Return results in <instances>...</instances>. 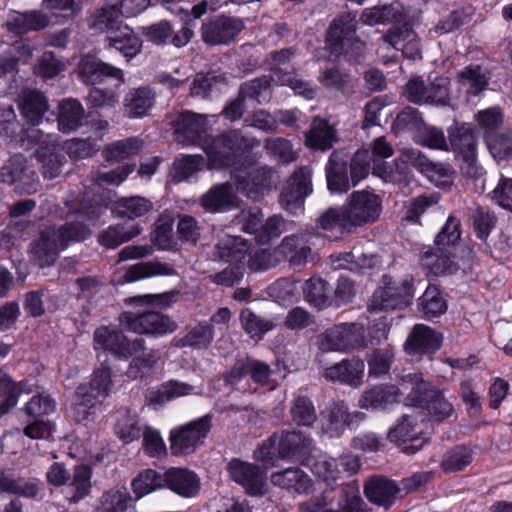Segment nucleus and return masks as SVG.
<instances>
[{
  "instance_id": "f257e3e1",
  "label": "nucleus",
  "mask_w": 512,
  "mask_h": 512,
  "mask_svg": "<svg viewBox=\"0 0 512 512\" xmlns=\"http://www.w3.org/2000/svg\"><path fill=\"white\" fill-rule=\"evenodd\" d=\"M105 211L99 203H84L70 219L59 228H48L41 231L38 239L31 242L29 256L31 262L39 268L52 266L61 250L72 242H80L91 235L85 221H95Z\"/></svg>"
},
{
  "instance_id": "f03ea898",
  "label": "nucleus",
  "mask_w": 512,
  "mask_h": 512,
  "mask_svg": "<svg viewBox=\"0 0 512 512\" xmlns=\"http://www.w3.org/2000/svg\"><path fill=\"white\" fill-rule=\"evenodd\" d=\"M315 452L313 439L299 431H281L274 433L255 452L256 459L273 465V459H297L303 462Z\"/></svg>"
},
{
  "instance_id": "7ed1b4c3",
  "label": "nucleus",
  "mask_w": 512,
  "mask_h": 512,
  "mask_svg": "<svg viewBox=\"0 0 512 512\" xmlns=\"http://www.w3.org/2000/svg\"><path fill=\"white\" fill-rule=\"evenodd\" d=\"M326 45L336 56L359 63L366 52L365 43L356 35V15L344 13L333 20L326 34Z\"/></svg>"
},
{
  "instance_id": "20e7f679",
  "label": "nucleus",
  "mask_w": 512,
  "mask_h": 512,
  "mask_svg": "<svg viewBox=\"0 0 512 512\" xmlns=\"http://www.w3.org/2000/svg\"><path fill=\"white\" fill-rule=\"evenodd\" d=\"M203 149L211 169H221L233 166L240 156L254 148L256 141L247 137L239 130L223 133L210 142L204 141Z\"/></svg>"
},
{
  "instance_id": "39448f33",
  "label": "nucleus",
  "mask_w": 512,
  "mask_h": 512,
  "mask_svg": "<svg viewBox=\"0 0 512 512\" xmlns=\"http://www.w3.org/2000/svg\"><path fill=\"white\" fill-rule=\"evenodd\" d=\"M111 371L108 367H101L94 371L88 384H81L76 390L74 405L75 416L78 420H85L100 410L103 401L111 391Z\"/></svg>"
},
{
  "instance_id": "423d86ee",
  "label": "nucleus",
  "mask_w": 512,
  "mask_h": 512,
  "mask_svg": "<svg viewBox=\"0 0 512 512\" xmlns=\"http://www.w3.org/2000/svg\"><path fill=\"white\" fill-rule=\"evenodd\" d=\"M409 383L407 398L411 405L424 408L430 418L438 422L452 415L453 405L442 391L431 387L417 374L409 375Z\"/></svg>"
},
{
  "instance_id": "0eeeda50",
  "label": "nucleus",
  "mask_w": 512,
  "mask_h": 512,
  "mask_svg": "<svg viewBox=\"0 0 512 512\" xmlns=\"http://www.w3.org/2000/svg\"><path fill=\"white\" fill-rule=\"evenodd\" d=\"M414 297L413 277L405 276L399 281H392L389 276L383 277V287L378 288L369 303V309L387 310L403 309L412 303Z\"/></svg>"
},
{
  "instance_id": "6e6552de",
  "label": "nucleus",
  "mask_w": 512,
  "mask_h": 512,
  "mask_svg": "<svg viewBox=\"0 0 512 512\" xmlns=\"http://www.w3.org/2000/svg\"><path fill=\"white\" fill-rule=\"evenodd\" d=\"M319 347L323 351L350 352L366 346L365 329L360 323L336 324L318 337Z\"/></svg>"
},
{
  "instance_id": "1a4fd4ad",
  "label": "nucleus",
  "mask_w": 512,
  "mask_h": 512,
  "mask_svg": "<svg viewBox=\"0 0 512 512\" xmlns=\"http://www.w3.org/2000/svg\"><path fill=\"white\" fill-rule=\"evenodd\" d=\"M212 428V416L204 415L170 432V450L173 455H189L204 443Z\"/></svg>"
},
{
  "instance_id": "9d476101",
  "label": "nucleus",
  "mask_w": 512,
  "mask_h": 512,
  "mask_svg": "<svg viewBox=\"0 0 512 512\" xmlns=\"http://www.w3.org/2000/svg\"><path fill=\"white\" fill-rule=\"evenodd\" d=\"M452 150L462 159L461 170L471 178H479L482 168L477 165V140L474 129L467 124L455 125L449 129Z\"/></svg>"
},
{
  "instance_id": "9b49d317",
  "label": "nucleus",
  "mask_w": 512,
  "mask_h": 512,
  "mask_svg": "<svg viewBox=\"0 0 512 512\" xmlns=\"http://www.w3.org/2000/svg\"><path fill=\"white\" fill-rule=\"evenodd\" d=\"M0 182L13 186L20 194H32L38 190L39 178L22 154H14L0 167Z\"/></svg>"
},
{
  "instance_id": "f8f14e48",
  "label": "nucleus",
  "mask_w": 512,
  "mask_h": 512,
  "mask_svg": "<svg viewBox=\"0 0 512 512\" xmlns=\"http://www.w3.org/2000/svg\"><path fill=\"white\" fill-rule=\"evenodd\" d=\"M28 136L36 141V158L41 163L42 174L46 179H54L62 172L66 162L61 154L62 148L58 143V137L53 134H43L39 129H31Z\"/></svg>"
},
{
  "instance_id": "ddd939ff",
  "label": "nucleus",
  "mask_w": 512,
  "mask_h": 512,
  "mask_svg": "<svg viewBox=\"0 0 512 512\" xmlns=\"http://www.w3.org/2000/svg\"><path fill=\"white\" fill-rule=\"evenodd\" d=\"M120 321L129 331L137 334L162 336L174 332L177 324L169 316L156 311L142 313L123 312Z\"/></svg>"
},
{
  "instance_id": "4468645a",
  "label": "nucleus",
  "mask_w": 512,
  "mask_h": 512,
  "mask_svg": "<svg viewBox=\"0 0 512 512\" xmlns=\"http://www.w3.org/2000/svg\"><path fill=\"white\" fill-rule=\"evenodd\" d=\"M344 205L355 228L376 222L382 212V199L369 190L354 191Z\"/></svg>"
},
{
  "instance_id": "2eb2a0df",
  "label": "nucleus",
  "mask_w": 512,
  "mask_h": 512,
  "mask_svg": "<svg viewBox=\"0 0 512 512\" xmlns=\"http://www.w3.org/2000/svg\"><path fill=\"white\" fill-rule=\"evenodd\" d=\"M409 375L404 379L401 387L394 384H379L367 388L358 400L361 409L370 411H384L394 404L400 403L403 396L410 389Z\"/></svg>"
},
{
  "instance_id": "dca6fc26",
  "label": "nucleus",
  "mask_w": 512,
  "mask_h": 512,
  "mask_svg": "<svg viewBox=\"0 0 512 512\" xmlns=\"http://www.w3.org/2000/svg\"><path fill=\"white\" fill-rule=\"evenodd\" d=\"M359 496H348L343 488L326 490L320 497L301 505V512H360Z\"/></svg>"
},
{
  "instance_id": "f3484780",
  "label": "nucleus",
  "mask_w": 512,
  "mask_h": 512,
  "mask_svg": "<svg viewBox=\"0 0 512 512\" xmlns=\"http://www.w3.org/2000/svg\"><path fill=\"white\" fill-rule=\"evenodd\" d=\"M312 192V169L302 166L295 170L279 197L281 207L291 213L300 209L303 200Z\"/></svg>"
},
{
  "instance_id": "a211bd4d",
  "label": "nucleus",
  "mask_w": 512,
  "mask_h": 512,
  "mask_svg": "<svg viewBox=\"0 0 512 512\" xmlns=\"http://www.w3.org/2000/svg\"><path fill=\"white\" fill-rule=\"evenodd\" d=\"M95 349L110 351L119 358H128L143 352V340H128L121 332L106 326L94 332ZM139 358V356H137Z\"/></svg>"
},
{
  "instance_id": "6ab92c4d",
  "label": "nucleus",
  "mask_w": 512,
  "mask_h": 512,
  "mask_svg": "<svg viewBox=\"0 0 512 512\" xmlns=\"http://www.w3.org/2000/svg\"><path fill=\"white\" fill-rule=\"evenodd\" d=\"M231 479L240 484L245 491L253 496L262 495L266 491V472L258 466L239 459L228 464Z\"/></svg>"
},
{
  "instance_id": "aec40b11",
  "label": "nucleus",
  "mask_w": 512,
  "mask_h": 512,
  "mask_svg": "<svg viewBox=\"0 0 512 512\" xmlns=\"http://www.w3.org/2000/svg\"><path fill=\"white\" fill-rule=\"evenodd\" d=\"M244 28V22L235 17L219 16L201 27L202 40L208 45L227 44Z\"/></svg>"
},
{
  "instance_id": "412c9836",
  "label": "nucleus",
  "mask_w": 512,
  "mask_h": 512,
  "mask_svg": "<svg viewBox=\"0 0 512 512\" xmlns=\"http://www.w3.org/2000/svg\"><path fill=\"white\" fill-rule=\"evenodd\" d=\"M417 417L404 414L397 424L390 429L388 438L402 447L407 454H414L423 447L426 439L421 436Z\"/></svg>"
},
{
  "instance_id": "4be33fe9",
  "label": "nucleus",
  "mask_w": 512,
  "mask_h": 512,
  "mask_svg": "<svg viewBox=\"0 0 512 512\" xmlns=\"http://www.w3.org/2000/svg\"><path fill=\"white\" fill-rule=\"evenodd\" d=\"M206 130L205 117L190 111L182 112L174 122L175 139L182 146L200 144Z\"/></svg>"
},
{
  "instance_id": "5701e85b",
  "label": "nucleus",
  "mask_w": 512,
  "mask_h": 512,
  "mask_svg": "<svg viewBox=\"0 0 512 512\" xmlns=\"http://www.w3.org/2000/svg\"><path fill=\"white\" fill-rule=\"evenodd\" d=\"M361 417L360 412H350L344 401L329 403L322 412L324 428L333 436L339 437L351 429L354 423Z\"/></svg>"
},
{
  "instance_id": "b1692460",
  "label": "nucleus",
  "mask_w": 512,
  "mask_h": 512,
  "mask_svg": "<svg viewBox=\"0 0 512 512\" xmlns=\"http://www.w3.org/2000/svg\"><path fill=\"white\" fill-rule=\"evenodd\" d=\"M200 204L210 213H221L239 207L240 200L233 185L223 183L212 186L203 194Z\"/></svg>"
},
{
  "instance_id": "393cba45",
  "label": "nucleus",
  "mask_w": 512,
  "mask_h": 512,
  "mask_svg": "<svg viewBox=\"0 0 512 512\" xmlns=\"http://www.w3.org/2000/svg\"><path fill=\"white\" fill-rule=\"evenodd\" d=\"M165 487L184 498L196 496L201 487L200 478L187 468H170L163 474Z\"/></svg>"
},
{
  "instance_id": "a878e982",
  "label": "nucleus",
  "mask_w": 512,
  "mask_h": 512,
  "mask_svg": "<svg viewBox=\"0 0 512 512\" xmlns=\"http://www.w3.org/2000/svg\"><path fill=\"white\" fill-rule=\"evenodd\" d=\"M317 236L312 232H305L297 235L286 236L281 245L280 251L290 264L299 266L305 264L312 255V246Z\"/></svg>"
},
{
  "instance_id": "bb28decb",
  "label": "nucleus",
  "mask_w": 512,
  "mask_h": 512,
  "mask_svg": "<svg viewBox=\"0 0 512 512\" xmlns=\"http://www.w3.org/2000/svg\"><path fill=\"white\" fill-rule=\"evenodd\" d=\"M51 19L42 10H28L25 12L12 11L8 14L5 26L15 34L37 32L47 28Z\"/></svg>"
},
{
  "instance_id": "cd10ccee",
  "label": "nucleus",
  "mask_w": 512,
  "mask_h": 512,
  "mask_svg": "<svg viewBox=\"0 0 512 512\" xmlns=\"http://www.w3.org/2000/svg\"><path fill=\"white\" fill-rule=\"evenodd\" d=\"M364 370V361L352 357L328 367L324 375L330 381L340 382L356 388L363 382Z\"/></svg>"
},
{
  "instance_id": "c85d7f7f",
  "label": "nucleus",
  "mask_w": 512,
  "mask_h": 512,
  "mask_svg": "<svg viewBox=\"0 0 512 512\" xmlns=\"http://www.w3.org/2000/svg\"><path fill=\"white\" fill-rule=\"evenodd\" d=\"M79 76L84 83L92 85L102 82L106 77H111L120 83H124L121 69L89 55L84 56L80 61Z\"/></svg>"
},
{
  "instance_id": "c756f323",
  "label": "nucleus",
  "mask_w": 512,
  "mask_h": 512,
  "mask_svg": "<svg viewBox=\"0 0 512 512\" xmlns=\"http://www.w3.org/2000/svg\"><path fill=\"white\" fill-rule=\"evenodd\" d=\"M318 225L334 240L343 238L356 229L344 204L323 213L318 220Z\"/></svg>"
},
{
  "instance_id": "7c9ffc66",
  "label": "nucleus",
  "mask_w": 512,
  "mask_h": 512,
  "mask_svg": "<svg viewBox=\"0 0 512 512\" xmlns=\"http://www.w3.org/2000/svg\"><path fill=\"white\" fill-rule=\"evenodd\" d=\"M156 93L147 86L131 89L124 98V115L130 119H140L149 115L155 104Z\"/></svg>"
},
{
  "instance_id": "2f4dec72",
  "label": "nucleus",
  "mask_w": 512,
  "mask_h": 512,
  "mask_svg": "<svg viewBox=\"0 0 512 512\" xmlns=\"http://www.w3.org/2000/svg\"><path fill=\"white\" fill-rule=\"evenodd\" d=\"M325 171L327 186L332 193H346L352 187L347 173V156L343 152L331 153Z\"/></svg>"
},
{
  "instance_id": "473e14b6",
  "label": "nucleus",
  "mask_w": 512,
  "mask_h": 512,
  "mask_svg": "<svg viewBox=\"0 0 512 512\" xmlns=\"http://www.w3.org/2000/svg\"><path fill=\"white\" fill-rule=\"evenodd\" d=\"M439 335L429 326L416 324L408 336L405 348L409 354H430L440 348Z\"/></svg>"
},
{
  "instance_id": "72a5a7b5",
  "label": "nucleus",
  "mask_w": 512,
  "mask_h": 512,
  "mask_svg": "<svg viewBox=\"0 0 512 512\" xmlns=\"http://www.w3.org/2000/svg\"><path fill=\"white\" fill-rule=\"evenodd\" d=\"M249 250L246 240L238 236L225 234L214 246L213 258L230 264H239Z\"/></svg>"
},
{
  "instance_id": "f704fd0d",
  "label": "nucleus",
  "mask_w": 512,
  "mask_h": 512,
  "mask_svg": "<svg viewBox=\"0 0 512 512\" xmlns=\"http://www.w3.org/2000/svg\"><path fill=\"white\" fill-rule=\"evenodd\" d=\"M398 492L397 484L383 476L370 478L364 487V493L369 501L385 508L391 506Z\"/></svg>"
},
{
  "instance_id": "c9c22d12",
  "label": "nucleus",
  "mask_w": 512,
  "mask_h": 512,
  "mask_svg": "<svg viewBox=\"0 0 512 512\" xmlns=\"http://www.w3.org/2000/svg\"><path fill=\"white\" fill-rule=\"evenodd\" d=\"M273 173V170L266 166L253 168L239 181L238 190L250 198H257L270 189Z\"/></svg>"
},
{
  "instance_id": "e433bc0d",
  "label": "nucleus",
  "mask_w": 512,
  "mask_h": 512,
  "mask_svg": "<svg viewBox=\"0 0 512 512\" xmlns=\"http://www.w3.org/2000/svg\"><path fill=\"white\" fill-rule=\"evenodd\" d=\"M271 482L275 486L298 494L308 493L312 487L311 478L303 470L293 467L273 473Z\"/></svg>"
},
{
  "instance_id": "4c0bfd02",
  "label": "nucleus",
  "mask_w": 512,
  "mask_h": 512,
  "mask_svg": "<svg viewBox=\"0 0 512 512\" xmlns=\"http://www.w3.org/2000/svg\"><path fill=\"white\" fill-rule=\"evenodd\" d=\"M105 42L107 47L115 48L127 58L135 57L142 49V39L126 25H122L113 35H108Z\"/></svg>"
},
{
  "instance_id": "58836bf2",
  "label": "nucleus",
  "mask_w": 512,
  "mask_h": 512,
  "mask_svg": "<svg viewBox=\"0 0 512 512\" xmlns=\"http://www.w3.org/2000/svg\"><path fill=\"white\" fill-rule=\"evenodd\" d=\"M121 26V13L117 4H105L89 18V27L99 33L109 32V35H113Z\"/></svg>"
},
{
  "instance_id": "ea45409f",
  "label": "nucleus",
  "mask_w": 512,
  "mask_h": 512,
  "mask_svg": "<svg viewBox=\"0 0 512 512\" xmlns=\"http://www.w3.org/2000/svg\"><path fill=\"white\" fill-rule=\"evenodd\" d=\"M84 118L85 110L78 100L68 98L59 103L57 122L60 131L70 133L77 130Z\"/></svg>"
},
{
  "instance_id": "a19ab883",
  "label": "nucleus",
  "mask_w": 512,
  "mask_h": 512,
  "mask_svg": "<svg viewBox=\"0 0 512 512\" xmlns=\"http://www.w3.org/2000/svg\"><path fill=\"white\" fill-rule=\"evenodd\" d=\"M19 108L27 122L38 125L49 107L45 96L41 92L29 90L23 92Z\"/></svg>"
},
{
  "instance_id": "79ce46f5",
  "label": "nucleus",
  "mask_w": 512,
  "mask_h": 512,
  "mask_svg": "<svg viewBox=\"0 0 512 512\" xmlns=\"http://www.w3.org/2000/svg\"><path fill=\"white\" fill-rule=\"evenodd\" d=\"M114 431L119 439L126 444L139 439L143 429L138 414L129 409L118 411Z\"/></svg>"
},
{
  "instance_id": "37998d69",
  "label": "nucleus",
  "mask_w": 512,
  "mask_h": 512,
  "mask_svg": "<svg viewBox=\"0 0 512 512\" xmlns=\"http://www.w3.org/2000/svg\"><path fill=\"white\" fill-rule=\"evenodd\" d=\"M335 128L324 119H314L306 135L307 144L318 150L326 151L336 142Z\"/></svg>"
},
{
  "instance_id": "c03bdc74",
  "label": "nucleus",
  "mask_w": 512,
  "mask_h": 512,
  "mask_svg": "<svg viewBox=\"0 0 512 512\" xmlns=\"http://www.w3.org/2000/svg\"><path fill=\"white\" fill-rule=\"evenodd\" d=\"M95 512H137L135 500L126 488L112 489L103 494Z\"/></svg>"
},
{
  "instance_id": "a18cd8bd",
  "label": "nucleus",
  "mask_w": 512,
  "mask_h": 512,
  "mask_svg": "<svg viewBox=\"0 0 512 512\" xmlns=\"http://www.w3.org/2000/svg\"><path fill=\"white\" fill-rule=\"evenodd\" d=\"M153 208L150 200L140 197H123L118 199L113 206V211L120 218L135 219L147 214Z\"/></svg>"
},
{
  "instance_id": "49530a36",
  "label": "nucleus",
  "mask_w": 512,
  "mask_h": 512,
  "mask_svg": "<svg viewBox=\"0 0 512 512\" xmlns=\"http://www.w3.org/2000/svg\"><path fill=\"white\" fill-rule=\"evenodd\" d=\"M457 82L470 96H477L485 90L488 79L479 65H469L458 72Z\"/></svg>"
},
{
  "instance_id": "de8ad7c7",
  "label": "nucleus",
  "mask_w": 512,
  "mask_h": 512,
  "mask_svg": "<svg viewBox=\"0 0 512 512\" xmlns=\"http://www.w3.org/2000/svg\"><path fill=\"white\" fill-rule=\"evenodd\" d=\"M175 274L174 268L166 263L147 261L140 262L129 267L125 274L128 282L155 276H171Z\"/></svg>"
},
{
  "instance_id": "09e8293b",
  "label": "nucleus",
  "mask_w": 512,
  "mask_h": 512,
  "mask_svg": "<svg viewBox=\"0 0 512 512\" xmlns=\"http://www.w3.org/2000/svg\"><path fill=\"white\" fill-rule=\"evenodd\" d=\"M304 463L323 481H335L338 477L339 470L336 460L319 452L316 448L315 452L310 454Z\"/></svg>"
},
{
  "instance_id": "8fccbe9b",
  "label": "nucleus",
  "mask_w": 512,
  "mask_h": 512,
  "mask_svg": "<svg viewBox=\"0 0 512 512\" xmlns=\"http://www.w3.org/2000/svg\"><path fill=\"white\" fill-rule=\"evenodd\" d=\"M270 78V85L272 83L289 86L296 94L303 96L306 99H313L315 97V89L308 83L298 79L296 75L291 72H285L279 68H273L271 74L267 75Z\"/></svg>"
},
{
  "instance_id": "3c124183",
  "label": "nucleus",
  "mask_w": 512,
  "mask_h": 512,
  "mask_svg": "<svg viewBox=\"0 0 512 512\" xmlns=\"http://www.w3.org/2000/svg\"><path fill=\"white\" fill-rule=\"evenodd\" d=\"M143 147V142L130 137L124 140L115 141L103 150V156L107 161L119 162L131 156L137 155Z\"/></svg>"
},
{
  "instance_id": "603ef678",
  "label": "nucleus",
  "mask_w": 512,
  "mask_h": 512,
  "mask_svg": "<svg viewBox=\"0 0 512 512\" xmlns=\"http://www.w3.org/2000/svg\"><path fill=\"white\" fill-rule=\"evenodd\" d=\"M239 94L245 101L252 100L257 104L267 102L271 97L270 78L264 75L243 83L239 88Z\"/></svg>"
},
{
  "instance_id": "864d4df0",
  "label": "nucleus",
  "mask_w": 512,
  "mask_h": 512,
  "mask_svg": "<svg viewBox=\"0 0 512 512\" xmlns=\"http://www.w3.org/2000/svg\"><path fill=\"white\" fill-rule=\"evenodd\" d=\"M214 339V326L206 321H201L190 328L181 339L182 346L196 349H206Z\"/></svg>"
},
{
  "instance_id": "5fc2aeb1",
  "label": "nucleus",
  "mask_w": 512,
  "mask_h": 512,
  "mask_svg": "<svg viewBox=\"0 0 512 512\" xmlns=\"http://www.w3.org/2000/svg\"><path fill=\"white\" fill-rule=\"evenodd\" d=\"M22 392L21 384L12 381L0 369V416L5 415L16 406Z\"/></svg>"
},
{
  "instance_id": "6e6d98bb",
  "label": "nucleus",
  "mask_w": 512,
  "mask_h": 512,
  "mask_svg": "<svg viewBox=\"0 0 512 512\" xmlns=\"http://www.w3.org/2000/svg\"><path fill=\"white\" fill-rule=\"evenodd\" d=\"M240 322L245 332L254 339H261L266 332L275 327L273 321L255 314L249 308L241 311Z\"/></svg>"
},
{
  "instance_id": "4d7b16f0",
  "label": "nucleus",
  "mask_w": 512,
  "mask_h": 512,
  "mask_svg": "<svg viewBox=\"0 0 512 512\" xmlns=\"http://www.w3.org/2000/svg\"><path fill=\"white\" fill-rule=\"evenodd\" d=\"M290 416L294 423L311 426L317 420V413L312 400L306 396H297L291 402Z\"/></svg>"
},
{
  "instance_id": "13d9d810",
  "label": "nucleus",
  "mask_w": 512,
  "mask_h": 512,
  "mask_svg": "<svg viewBox=\"0 0 512 512\" xmlns=\"http://www.w3.org/2000/svg\"><path fill=\"white\" fill-rule=\"evenodd\" d=\"M419 306L423 314L428 317H437L443 314L447 309L439 289L434 285H429L419 299Z\"/></svg>"
},
{
  "instance_id": "bf43d9fd",
  "label": "nucleus",
  "mask_w": 512,
  "mask_h": 512,
  "mask_svg": "<svg viewBox=\"0 0 512 512\" xmlns=\"http://www.w3.org/2000/svg\"><path fill=\"white\" fill-rule=\"evenodd\" d=\"M394 349L390 346L375 349L366 358L370 376L380 377L389 372L394 361Z\"/></svg>"
},
{
  "instance_id": "052dcab7",
  "label": "nucleus",
  "mask_w": 512,
  "mask_h": 512,
  "mask_svg": "<svg viewBox=\"0 0 512 512\" xmlns=\"http://www.w3.org/2000/svg\"><path fill=\"white\" fill-rule=\"evenodd\" d=\"M399 13L392 4L375 5L365 8L361 15L360 21L368 26L391 23L397 19Z\"/></svg>"
},
{
  "instance_id": "680f3d73",
  "label": "nucleus",
  "mask_w": 512,
  "mask_h": 512,
  "mask_svg": "<svg viewBox=\"0 0 512 512\" xmlns=\"http://www.w3.org/2000/svg\"><path fill=\"white\" fill-rule=\"evenodd\" d=\"M303 293L308 303L323 308L329 302L330 287L322 278L312 277L306 281Z\"/></svg>"
},
{
  "instance_id": "e2e57ef3",
  "label": "nucleus",
  "mask_w": 512,
  "mask_h": 512,
  "mask_svg": "<svg viewBox=\"0 0 512 512\" xmlns=\"http://www.w3.org/2000/svg\"><path fill=\"white\" fill-rule=\"evenodd\" d=\"M193 387L184 382L168 381L156 391L151 392L150 400L156 404H163L175 398L189 395Z\"/></svg>"
},
{
  "instance_id": "0e129e2a",
  "label": "nucleus",
  "mask_w": 512,
  "mask_h": 512,
  "mask_svg": "<svg viewBox=\"0 0 512 512\" xmlns=\"http://www.w3.org/2000/svg\"><path fill=\"white\" fill-rule=\"evenodd\" d=\"M425 265L428 266L435 275L452 274L457 271L458 266L452 258L450 249L441 251L436 249V253L425 252Z\"/></svg>"
},
{
  "instance_id": "69168bd1",
  "label": "nucleus",
  "mask_w": 512,
  "mask_h": 512,
  "mask_svg": "<svg viewBox=\"0 0 512 512\" xmlns=\"http://www.w3.org/2000/svg\"><path fill=\"white\" fill-rule=\"evenodd\" d=\"M1 490L23 497H34L38 493V484L34 480H25L22 478H13L7 474H0Z\"/></svg>"
},
{
  "instance_id": "338daca9",
  "label": "nucleus",
  "mask_w": 512,
  "mask_h": 512,
  "mask_svg": "<svg viewBox=\"0 0 512 512\" xmlns=\"http://www.w3.org/2000/svg\"><path fill=\"white\" fill-rule=\"evenodd\" d=\"M203 165L204 159L199 155L177 158L173 163L171 171L172 178L175 182H182L201 170Z\"/></svg>"
},
{
  "instance_id": "774afa93",
  "label": "nucleus",
  "mask_w": 512,
  "mask_h": 512,
  "mask_svg": "<svg viewBox=\"0 0 512 512\" xmlns=\"http://www.w3.org/2000/svg\"><path fill=\"white\" fill-rule=\"evenodd\" d=\"M460 222L453 216H449L441 231L435 238L437 250H447L453 248L460 240Z\"/></svg>"
}]
</instances>
